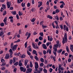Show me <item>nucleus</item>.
Wrapping results in <instances>:
<instances>
[{
    "label": "nucleus",
    "mask_w": 73,
    "mask_h": 73,
    "mask_svg": "<svg viewBox=\"0 0 73 73\" xmlns=\"http://www.w3.org/2000/svg\"><path fill=\"white\" fill-rule=\"evenodd\" d=\"M64 38H63L62 39V41L63 44H64L65 43H66L68 42L67 38V34L66 33L64 34Z\"/></svg>",
    "instance_id": "1"
},
{
    "label": "nucleus",
    "mask_w": 73,
    "mask_h": 73,
    "mask_svg": "<svg viewBox=\"0 0 73 73\" xmlns=\"http://www.w3.org/2000/svg\"><path fill=\"white\" fill-rule=\"evenodd\" d=\"M17 44H16L15 45H14L13 47L11 48L13 51H15L16 49H17Z\"/></svg>",
    "instance_id": "2"
},
{
    "label": "nucleus",
    "mask_w": 73,
    "mask_h": 73,
    "mask_svg": "<svg viewBox=\"0 0 73 73\" xmlns=\"http://www.w3.org/2000/svg\"><path fill=\"white\" fill-rule=\"evenodd\" d=\"M32 69L31 68H27L26 71V73H29L32 72Z\"/></svg>",
    "instance_id": "3"
},
{
    "label": "nucleus",
    "mask_w": 73,
    "mask_h": 73,
    "mask_svg": "<svg viewBox=\"0 0 73 73\" xmlns=\"http://www.w3.org/2000/svg\"><path fill=\"white\" fill-rule=\"evenodd\" d=\"M38 64L37 62H35V69H38Z\"/></svg>",
    "instance_id": "4"
},
{
    "label": "nucleus",
    "mask_w": 73,
    "mask_h": 73,
    "mask_svg": "<svg viewBox=\"0 0 73 73\" xmlns=\"http://www.w3.org/2000/svg\"><path fill=\"white\" fill-rule=\"evenodd\" d=\"M42 47L43 48H44V49H47V47H46V45L44 44H42Z\"/></svg>",
    "instance_id": "5"
},
{
    "label": "nucleus",
    "mask_w": 73,
    "mask_h": 73,
    "mask_svg": "<svg viewBox=\"0 0 73 73\" xmlns=\"http://www.w3.org/2000/svg\"><path fill=\"white\" fill-rule=\"evenodd\" d=\"M9 54H7L6 55L5 58L6 59H9Z\"/></svg>",
    "instance_id": "6"
},
{
    "label": "nucleus",
    "mask_w": 73,
    "mask_h": 73,
    "mask_svg": "<svg viewBox=\"0 0 73 73\" xmlns=\"http://www.w3.org/2000/svg\"><path fill=\"white\" fill-rule=\"evenodd\" d=\"M47 17L48 19H51V20H52L53 19V17L52 16L49 15H48L47 16Z\"/></svg>",
    "instance_id": "7"
},
{
    "label": "nucleus",
    "mask_w": 73,
    "mask_h": 73,
    "mask_svg": "<svg viewBox=\"0 0 73 73\" xmlns=\"http://www.w3.org/2000/svg\"><path fill=\"white\" fill-rule=\"evenodd\" d=\"M28 60H26L25 61V63L24 65L25 66H27V64H28Z\"/></svg>",
    "instance_id": "8"
},
{
    "label": "nucleus",
    "mask_w": 73,
    "mask_h": 73,
    "mask_svg": "<svg viewBox=\"0 0 73 73\" xmlns=\"http://www.w3.org/2000/svg\"><path fill=\"white\" fill-rule=\"evenodd\" d=\"M4 34V31H2L0 33V36H2Z\"/></svg>",
    "instance_id": "9"
},
{
    "label": "nucleus",
    "mask_w": 73,
    "mask_h": 73,
    "mask_svg": "<svg viewBox=\"0 0 73 73\" xmlns=\"http://www.w3.org/2000/svg\"><path fill=\"white\" fill-rule=\"evenodd\" d=\"M11 13L12 14L14 15H16V11H13L11 12Z\"/></svg>",
    "instance_id": "10"
},
{
    "label": "nucleus",
    "mask_w": 73,
    "mask_h": 73,
    "mask_svg": "<svg viewBox=\"0 0 73 73\" xmlns=\"http://www.w3.org/2000/svg\"><path fill=\"white\" fill-rule=\"evenodd\" d=\"M70 49H71L72 52H73V45H71L70 46Z\"/></svg>",
    "instance_id": "11"
},
{
    "label": "nucleus",
    "mask_w": 73,
    "mask_h": 73,
    "mask_svg": "<svg viewBox=\"0 0 73 73\" xmlns=\"http://www.w3.org/2000/svg\"><path fill=\"white\" fill-rule=\"evenodd\" d=\"M55 19L57 20H59V17L58 15H56L55 17Z\"/></svg>",
    "instance_id": "12"
},
{
    "label": "nucleus",
    "mask_w": 73,
    "mask_h": 73,
    "mask_svg": "<svg viewBox=\"0 0 73 73\" xmlns=\"http://www.w3.org/2000/svg\"><path fill=\"white\" fill-rule=\"evenodd\" d=\"M34 58L36 60V61H38V58L37 57V56H35L34 57Z\"/></svg>",
    "instance_id": "13"
},
{
    "label": "nucleus",
    "mask_w": 73,
    "mask_h": 73,
    "mask_svg": "<svg viewBox=\"0 0 73 73\" xmlns=\"http://www.w3.org/2000/svg\"><path fill=\"white\" fill-rule=\"evenodd\" d=\"M27 53L29 56H31V52H29V51L28 50L27 51Z\"/></svg>",
    "instance_id": "14"
},
{
    "label": "nucleus",
    "mask_w": 73,
    "mask_h": 73,
    "mask_svg": "<svg viewBox=\"0 0 73 73\" xmlns=\"http://www.w3.org/2000/svg\"><path fill=\"white\" fill-rule=\"evenodd\" d=\"M20 69L21 72H23V70H24V68H23V67L22 66H21L20 68Z\"/></svg>",
    "instance_id": "15"
},
{
    "label": "nucleus",
    "mask_w": 73,
    "mask_h": 73,
    "mask_svg": "<svg viewBox=\"0 0 73 73\" xmlns=\"http://www.w3.org/2000/svg\"><path fill=\"white\" fill-rule=\"evenodd\" d=\"M66 49L67 52L68 53H69V48H68V46H66Z\"/></svg>",
    "instance_id": "16"
},
{
    "label": "nucleus",
    "mask_w": 73,
    "mask_h": 73,
    "mask_svg": "<svg viewBox=\"0 0 73 73\" xmlns=\"http://www.w3.org/2000/svg\"><path fill=\"white\" fill-rule=\"evenodd\" d=\"M21 5L22 7H25V3L24 4H23V3H22L21 4Z\"/></svg>",
    "instance_id": "17"
},
{
    "label": "nucleus",
    "mask_w": 73,
    "mask_h": 73,
    "mask_svg": "<svg viewBox=\"0 0 73 73\" xmlns=\"http://www.w3.org/2000/svg\"><path fill=\"white\" fill-rule=\"evenodd\" d=\"M52 26L53 27V28H55V25H54V22H53L51 24Z\"/></svg>",
    "instance_id": "18"
},
{
    "label": "nucleus",
    "mask_w": 73,
    "mask_h": 73,
    "mask_svg": "<svg viewBox=\"0 0 73 73\" xmlns=\"http://www.w3.org/2000/svg\"><path fill=\"white\" fill-rule=\"evenodd\" d=\"M32 46L34 49H36V46L35 45V44L33 43L32 44Z\"/></svg>",
    "instance_id": "19"
},
{
    "label": "nucleus",
    "mask_w": 73,
    "mask_h": 73,
    "mask_svg": "<svg viewBox=\"0 0 73 73\" xmlns=\"http://www.w3.org/2000/svg\"><path fill=\"white\" fill-rule=\"evenodd\" d=\"M30 67L31 68H32L33 67V64H32V62H30Z\"/></svg>",
    "instance_id": "20"
},
{
    "label": "nucleus",
    "mask_w": 73,
    "mask_h": 73,
    "mask_svg": "<svg viewBox=\"0 0 73 73\" xmlns=\"http://www.w3.org/2000/svg\"><path fill=\"white\" fill-rule=\"evenodd\" d=\"M35 20H36V18H33L31 20V22H35Z\"/></svg>",
    "instance_id": "21"
},
{
    "label": "nucleus",
    "mask_w": 73,
    "mask_h": 73,
    "mask_svg": "<svg viewBox=\"0 0 73 73\" xmlns=\"http://www.w3.org/2000/svg\"><path fill=\"white\" fill-rule=\"evenodd\" d=\"M25 57V55H24V54H23L22 55V56H21V58H24Z\"/></svg>",
    "instance_id": "22"
},
{
    "label": "nucleus",
    "mask_w": 73,
    "mask_h": 73,
    "mask_svg": "<svg viewBox=\"0 0 73 73\" xmlns=\"http://www.w3.org/2000/svg\"><path fill=\"white\" fill-rule=\"evenodd\" d=\"M19 66H23V64H22V62H19Z\"/></svg>",
    "instance_id": "23"
},
{
    "label": "nucleus",
    "mask_w": 73,
    "mask_h": 73,
    "mask_svg": "<svg viewBox=\"0 0 73 73\" xmlns=\"http://www.w3.org/2000/svg\"><path fill=\"white\" fill-rule=\"evenodd\" d=\"M59 26L60 28L61 29H63V26L62 25V24L61 25H59Z\"/></svg>",
    "instance_id": "24"
},
{
    "label": "nucleus",
    "mask_w": 73,
    "mask_h": 73,
    "mask_svg": "<svg viewBox=\"0 0 73 73\" xmlns=\"http://www.w3.org/2000/svg\"><path fill=\"white\" fill-rule=\"evenodd\" d=\"M43 71L45 73H47V70H46L45 68L43 69Z\"/></svg>",
    "instance_id": "25"
},
{
    "label": "nucleus",
    "mask_w": 73,
    "mask_h": 73,
    "mask_svg": "<svg viewBox=\"0 0 73 73\" xmlns=\"http://www.w3.org/2000/svg\"><path fill=\"white\" fill-rule=\"evenodd\" d=\"M39 35L40 36H41V37H43V32L40 33H39Z\"/></svg>",
    "instance_id": "26"
},
{
    "label": "nucleus",
    "mask_w": 73,
    "mask_h": 73,
    "mask_svg": "<svg viewBox=\"0 0 73 73\" xmlns=\"http://www.w3.org/2000/svg\"><path fill=\"white\" fill-rule=\"evenodd\" d=\"M39 40H43V38L41 36H40L39 38Z\"/></svg>",
    "instance_id": "27"
},
{
    "label": "nucleus",
    "mask_w": 73,
    "mask_h": 73,
    "mask_svg": "<svg viewBox=\"0 0 73 73\" xmlns=\"http://www.w3.org/2000/svg\"><path fill=\"white\" fill-rule=\"evenodd\" d=\"M56 25V26H55L56 29H58V28L59 29H60V27H59V26H58V24L57 25Z\"/></svg>",
    "instance_id": "28"
},
{
    "label": "nucleus",
    "mask_w": 73,
    "mask_h": 73,
    "mask_svg": "<svg viewBox=\"0 0 73 73\" xmlns=\"http://www.w3.org/2000/svg\"><path fill=\"white\" fill-rule=\"evenodd\" d=\"M40 61L42 62H44V60L42 58H40Z\"/></svg>",
    "instance_id": "29"
},
{
    "label": "nucleus",
    "mask_w": 73,
    "mask_h": 73,
    "mask_svg": "<svg viewBox=\"0 0 73 73\" xmlns=\"http://www.w3.org/2000/svg\"><path fill=\"white\" fill-rule=\"evenodd\" d=\"M16 58H15L14 57L13 58V63H15V62H16Z\"/></svg>",
    "instance_id": "30"
},
{
    "label": "nucleus",
    "mask_w": 73,
    "mask_h": 73,
    "mask_svg": "<svg viewBox=\"0 0 73 73\" xmlns=\"http://www.w3.org/2000/svg\"><path fill=\"white\" fill-rule=\"evenodd\" d=\"M13 44H14L13 42L11 43V45H10V47H11V48H12L13 47Z\"/></svg>",
    "instance_id": "31"
},
{
    "label": "nucleus",
    "mask_w": 73,
    "mask_h": 73,
    "mask_svg": "<svg viewBox=\"0 0 73 73\" xmlns=\"http://www.w3.org/2000/svg\"><path fill=\"white\" fill-rule=\"evenodd\" d=\"M19 34L20 35H21L22 33H21V30L20 29L19 31Z\"/></svg>",
    "instance_id": "32"
},
{
    "label": "nucleus",
    "mask_w": 73,
    "mask_h": 73,
    "mask_svg": "<svg viewBox=\"0 0 73 73\" xmlns=\"http://www.w3.org/2000/svg\"><path fill=\"white\" fill-rule=\"evenodd\" d=\"M27 43H28V42H25V48H27Z\"/></svg>",
    "instance_id": "33"
},
{
    "label": "nucleus",
    "mask_w": 73,
    "mask_h": 73,
    "mask_svg": "<svg viewBox=\"0 0 73 73\" xmlns=\"http://www.w3.org/2000/svg\"><path fill=\"white\" fill-rule=\"evenodd\" d=\"M16 17H17V20H19V15H18V14H17L16 15Z\"/></svg>",
    "instance_id": "34"
},
{
    "label": "nucleus",
    "mask_w": 73,
    "mask_h": 73,
    "mask_svg": "<svg viewBox=\"0 0 73 73\" xmlns=\"http://www.w3.org/2000/svg\"><path fill=\"white\" fill-rule=\"evenodd\" d=\"M56 13H58L60 12V10L58 9H56L55 11Z\"/></svg>",
    "instance_id": "35"
},
{
    "label": "nucleus",
    "mask_w": 73,
    "mask_h": 73,
    "mask_svg": "<svg viewBox=\"0 0 73 73\" xmlns=\"http://www.w3.org/2000/svg\"><path fill=\"white\" fill-rule=\"evenodd\" d=\"M1 27H4V23H2L1 24Z\"/></svg>",
    "instance_id": "36"
},
{
    "label": "nucleus",
    "mask_w": 73,
    "mask_h": 73,
    "mask_svg": "<svg viewBox=\"0 0 73 73\" xmlns=\"http://www.w3.org/2000/svg\"><path fill=\"white\" fill-rule=\"evenodd\" d=\"M42 27L43 28V29H44V28H47V27L46 26H44L43 25L42 26Z\"/></svg>",
    "instance_id": "37"
},
{
    "label": "nucleus",
    "mask_w": 73,
    "mask_h": 73,
    "mask_svg": "<svg viewBox=\"0 0 73 73\" xmlns=\"http://www.w3.org/2000/svg\"><path fill=\"white\" fill-rule=\"evenodd\" d=\"M53 49H54V51H55V52H56L57 51V48L56 47H54V48H53Z\"/></svg>",
    "instance_id": "38"
},
{
    "label": "nucleus",
    "mask_w": 73,
    "mask_h": 73,
    "mask_svg": "<svg viewBox=\"0 0 73 73\" xmlns=\"http://www.w3.org/2000/svg\"><path fill=\"white\" fill-rule=\"evenodd\" d=\"M2 6L3 8H4V9H6L5 5V4H3Z\"/></svg>",
    "instance_id": "39"
},
{
    "label": "nucleus",
    "mask_w": 73,
    "mask_h": 73,
    "mask_svg": "<svg viewBox=\"0 0 73 73\" xmlns=\"http://www.w3.org/2000/svg\"><path fill=\"white\" fill-rule=\"evenodd\" d=\"M66 30L67 32L69 31V29H68V27H67V26H66Z\"/></svg>",
    "instance_id": "40"
},
{
    "label": "nucleus",
    "mask_w": 73,
    "mask_h": 73,
    "mask_svg": "<svg viewBox=\"0 0 73 73\" xmlns=\"http://www.w3.org/2000/svg\"><path fill=\"white\" fill-rule=\"evenodd\" d=\"M40 66H41V67H42L43 66H44V64L43 63H40Z\"/></svg>",
    "instance_id": "41"
},
{
    "label": "nucleus",
    "mask_w": 73,
    "mask_h": 73,
    "mask_svg": "<svg viewBox=\"0 0 73 73\" xmlns=\"http://www.w3.org/2000/svg\"><path fill=\"white\" fill-rule=\"evenodd\" d=\"M62 51V49H60L58 51V53H61Z\"/></svg>",
    "instance_id": "42"
},
{
    "label": "nucleus",
    "mask_w": 73,
    "mask_h": 73,
    "mask_svg": "<svg viewBox=\"0 0 73 73\" xmlns=\"http://www.w3.org/2000/svg\"><path fill=\"white\" fill-rule=\"evenodd\" d=\"M13 62V60L11 59L10 60V64H12Z\"/></svg>",
    "instance_id": "43"
},
{
    "label": "nucleus",
    "mask_w": 73,
    "mask_h": 73,
    "mask_svg": "<svg viewBox=\"0 0 73 73\" xmlns=\"http://www.w3.org/2000/svg\"><path fill=\"white\" fill-rule=\"evenodd\" d=\"M60 7L61 8H64V5L63 4H62L60 6Z\"/></svg>",
    "instance_id": "44"
},
{
    "label": "nucleus",
    "mask_w": 73,
    "mask_h": 73,
    "mask_svg": "<svg viewBox=\"0 0 73 73\" xmlns=\"http://www.w3.org/2000/svg\"><path fill=\"white\" fill-rule=\"evenodd\" d=\"M5 65H6V63H3L1 65V66H4Z\"/></svg>",
    "instance_id": "45"
},
{
    "label": "nucleus",
    "mask_w": 73,
    "mask_h": 73,
    "mask_svg": "<svg viewBox=\"0 0 73 73\" xmlns=\"http://www.w3.org/2000/svg\"><path fill=\"white\" fill-rule=\"evenodd\" d=\"M6 14H7V11H5L4 12V13L3 14V16H5V15H6Z\"/></svg>",
    "instance_id": "46"
},
{
    "label": "nucleus",
    "mask_w": 73,
    "mask_h": 73,
    "mask_svg": "<svg viewBox=\"0 0 73 73\" xmlns=\"http://www.w3.org/2000/svg\"><path fill=\"white\" fill-rule=\"evenodd\" d=\"M36 51L35 50H34L33 51V54H36Z\"/></svg>",
    "instance_id": "47"
},
{
    "label": "nucleus",
    "mask_w": 73,
    "mask_h": 73,
    "mask_svg": "<svg viewBox=\"0 0 73 73\" xmlns=\"http://www.w3.org/2000/svg\"><path fill=\"white\" fill-rule=\"evenodd\" d=\"M31 6V4L29 3H27V7H29Z\"/></svg>",
    "instance_id": "48"
},
{
    "label": "nucleus",
    "mask_w": 73,
    "mask_h": 73,
    "mask_svg": "<svg viewBox=\"0 0 73 73\" xmlns=\"http://www.w3.org/2000/svg\"><path fill=\"white\" fill-rule=\"evenodd\" d=\"M54 47H56V48H58V44H56V45H54Z\"/></svg>",
    "instance_id": "49"
},
{
    "label": "nucleus",
    "mask_w": 73,
    "mask_h": 73,
    "mask_svg": "<svg viewBox=\"0 0 73 73\" xmlns=\"http://www.w3.org/2000/svg\"><path fill=\"white\" fill-rule=\"evenodd\" d=\"M52 70H53V69H52V68H50L49 70V71H50L49 72H50V73H51L52 72Z\"/></svg>",
    "instance_id": "50"
},
{
    "label": "nucleus",
    "mask_w": 73,
    "mask_h": 73,
    "mask_svg": "<svg viewBox=\"0 0 73 73\" xmlns=\"http://www.w3.org/2000/svg\"><path fill=\"white\" fill-rule=\"evenodd\" d=\"M53 60H54V61H56V57L55 56L53 57Z\"/></svg>",
    "instance_id": "51"
},
{
    "label": "nucleus",
    "mask_w": 73,
    "mask_h": 73,
    "mask_svg": "<svg viewBox=\"0 0 73 73\" xmlns=\"http://www.w3.org/2000/svg\"><path fill=\"white\" fill-rule=\"evenodd\" d=\"M43 23H44V21H42L40 22L39 23L40 25H41L43 24Z\"/></svg>",
    "instance_id": "52"
},
{
    "label": "nucleus",
    "mask_w": 73,
    "mask_h": 73,
    "mask_svg": "<svg viewBox=\"0 0 73 73\" xmlns=\"http://www.w3.org/2000/svg\"><path fill=\"white\" fill-rule=\"evenodd\" d=\"M12 52H13V51H12V50L11 49H10L9 50V52H10L11 53H12Z\"/></svg>",
    "instance_id": "53"
},
{
    "label": "nucleus",
    "mask_w": 73,
    "mask_h": 73,
    "mask_svg": "<svg viewBox=\"0 0 73 73\" xmlns=\"http://www.w3.org/2000/svg\"><path fill=\"white\" fill-rule=\"evenodd\" d=\"M5 69V67H2L1 68V70H4Z\"/></svg>",
    "instance_id": "54"
},
{
    "label": "nucleus",
    "mask_w": 73,
    "mask_h": 73,
    "mask_svg": "<svg viewBox=\"0 0 73 73\" xmlns=\"http://www.w3.org/2000/svg\"><path fill=\"white\" fill-rule=\"evenodd\" d=\"M14 65H16V66H17V65H18V62H15L14 64Z\"/></svg>",
    "instance_id": "55"
},
{
    "label": "nucleus",
    "mask_w": 73,
    "mask_h": 73,
    "mask_svg": "<svg viewBox=\"0 0 73 73\" xmlns=\"http://www.w3.org/2000/svg\"><path fill=\"white\" fill-rule=\"evenodd\" d=\"M34 11H35V8L33 7L31 9V11H32L33 12H34Z\"/></svg>",
    "instance_id": "56"
},
{
    "label": "nucleus",
    "mask_w": 73,
    "mask_h": 73,
    "mask_svg": "<svg viewBox=\"0 0 73 73\" xmlns=\"http://www.w3.org/2000/svg\"><path fill=\"white\" fill-rule=\"evenodd\" d=\"M65 28H66V27L65 26V25H64L63 29H64V31H65V30H66Z\"/></svg>",
    "instance_id": "57"
},
{
    "label": "nucleus",
    "mask_w": 73,
    "mask_h": 73,
    "mask_svg": "<svg viewBox=\"0 0 73 73\" xmlns=\"http://www.w3.org/2000/svg\"><path fill=\"white\" fill-rule=\"evenodd\" d=\"M68 62H71V59L70 58H69L68 59Z\"/></svg>",
    "instance_id": "58"
},
{
    "label": "nucleus",
    "mask_w": 73,
    "mask_h": 73,
    "mask_svg": "<svg viewBox=\"0 0 73 73\" xmlns=\"http://www.w3.org/2000/svg\"><path fill=\"white\" fill-rule=\"evenodd\" d=\"M16 70H17V68H15L13 70V72H16Z\"/></svg>",
    "instance_id": "59"
},
{
    "label": "nucleus",
    "mask_w": 73,
    "mask_h": 73,
    "mask_svg": "<svg viewBox=\"0 0 73 73\" xmlns=\"http://www.w3.org/2000/svg\"><path fill=\"white\" fill-rule=\"evenodd\" d=\"M53 53H54V54L55 56H56V55H57V53H56V52L53 51Z\"/></svg>",
    "instance_id": "60"
},
{
    "label": "nucleus",
    "mask_w": 73,
    "mask_h": 73,
    "mask_svg": "<svg viewBox=\"0 0 73 73\" xmlns=\"http://www.w3.org/2000/svg\"><path fill=\"white\" fill-rule=\"evenodd\" d=\"M44 54H46V51L45 50H44L43 51Z\"/></svg>",
    "instance_id": "61"
},
{
    "label": "nucleus",
    "mask_w": 73,
    "mask_h": 73,
    "mask_svg": "<svg viewBox=\"0 0 73 73\" xmlns=\"http://www.w3.org/2000/svg\"><path fill=\"white\" fill-rule=\"evenodd\" d=\"M19 16H21V12L20 11H19Z\"/></svg>",
    "instance_id": "62"
},
{
    "label": "nucleus",
    "mask_w": 73,
    "mask_h": 73,
    "mask_svg": "<svg viewBox=\"0 0 73 73\" xmlns=\"http://www.w3.org/2000/svg\"><path fill=\"white\" fill-rule=\"evenodd\" d=\"M46 42V39H44L43 40L44 43H45Z\"/></svg>",
    "instance_id": "63"
},
{
    "label": "nucleus",
    "mask_w": 73,
    "mask_h": 73,
    "mask_svg": "<svg viewBox=\"0 0 73 73\" xmlns=\"http://www.w3.org/2000/svg\"><path fill=\"white\" fill-rule=\"evenodd\" d=\"M52 40H53V38H51L49 39V41L51 42V41H52Z\"/></svg>",
    "instance_id": "64"
}]
</instances>
